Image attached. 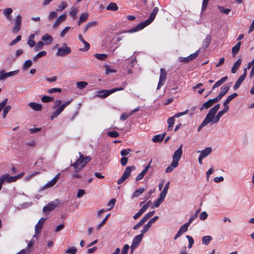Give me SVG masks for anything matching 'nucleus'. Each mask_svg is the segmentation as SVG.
Segmentation results:
<instances>
[{
	"label": "nucleus",
	"mask_w": 254,
	"mask_h": 254,
	"mask_svg": "<svg viewBox=\"0 0 254 254\" xmlns=\"http://www.w3.org/2000/svg\"><path fill=\"white\" fill-rule=\"evenodd\" d=\"M158 11H159V9L158 7H154L152 10V12L150 13L149 18H148L145 21L139 23L135 27H134L133 29L130 30L128 32L129 33H132V32H135L138 30L143 29L146 26L149 25L154 20Z\"/></svg>",
	"instance_id": "obj_1"
},
{
	"label": "nucleus",
	"mask_w": 254,
	"mask_h": 254,
	"mask_svg": "<svg viewBox=\"0 0 254 254\" xmlns=\"http://www.w3.org/2000/svg\"><path fill=\"white\" fill-rule=\"evenodd\" d=\"M71 102V100L62 103L61 100H57L54 101V105L52 109L55 111L52 113L50 118L51 120L57 117L64 109V108L69 105Z\"/></svg>",
	"instance_id": "obj_2"
},
{
	"label": "nucleus",
	"mask_w": 254,
	"mask_h": 254,
	"mask_svg": "<svg viewBox=\"0 0 254 254\" xmlns=\"http://www.w3.org/2000/svg\"><path fill=\"white\" fill-rule=\"evenodd\" d=\"M182 147L183 145L182 144L180 146L179 148L175 151L173 155V160L171 164L166 169L165 172L166 173L172 172L175 168L178 167L179 161L181 159L183 154Z\"/></svg>",
	"instance_id": "obj_3"
},
{
	"label": "nucleus",
	"mask_w": 254,
	"mask_h": 254,
	"mask_svg": "<svg viewBox=\"0 0 254 254\" xmlns=\"http://www.w3.org/2000/svg\"><path fill=\"white\" fill-rule=\"evenodd\" d=\"M79 154V158L73 163H71L70 166L74 168V172L76 173L81 171L86 166V164L91 160V157L89 156L84 157L80 153Z\"/></svg>",
	"instance_id": "obj_4"
},
{
	"label": "nucleus",
	"mask_w": 254,
	"mask_h": 254,
	"mask_svg": "<svg viewBox=\"0 0 254 254\" xmlns=\"http://www.w3.org/2000/svg\"><path fill=\"white\" fill-rule=\"evenodd\" d=\"M124 87H118L112 89L111 90H102L97 92V95L96 96L101 98H105L109 96L112 93H113L118 91L123 90Z\"/></svg>",
	"instance_id": "obj_5"
},
{
	"label": "nucleus",
	"mask_w": 254,
	"mask_h": 254,
	"mask_svg": "<svg viewBox=\"0 0 254 254\" xmlns=\"http://www.w3.org/2000/svg\"><path fill=\"white\" fill-rule=\"evenodd\" d=\"M219 108H220V104H217L215 106H214L213 108L210 109L208 113H209L210 112V111L212 110L214 111V112H214V113H213L214 116L213 117L212 121L211 122L213 124H216V123H218L221 117L225 114L221 110L217 113L216 116H215L216 113H217L218 110L219 109Z\"/></svg>",
	"instance_id": "obj_6"
},
{
	"label": "nucleus",
	"mask_w": 254,
	"mask_h": 254,
	"mask_svg": "<svg viewBox=\"0 0 254 254\" xmlns=\"http://www.w3.org/2000/svg\"><path fill=\"white\" fill-rule=\"evenodd\" d=\"M71 52L70 48L68 47L66 44H64L62 47L58 48L56 56L57 57H64L70 54Z\"/></svg>",
	"instance_id": "obj_7"
},
{
	"label": "nucleus",
	"mask_w": 254,
	"mask_h": 254,
	"mask_svg": "<svg viewBox=\"0 0 254 254\" xmlns=\"http://www.w3.org/2000/svg\"><path fill=\"white\" fill-rule=\"evenodd\" d=\"M135 167L134 166L127 167L126 168L123 175L118 180V184L120 185L123 183L130 176L131 171L135 170Z\"/></svg>",
	"instance_id": "obj_8"
},
{
	"label": "nucleus",
	"mask_w": 254,
	"mask_h": 254,
	"mask_svg": "<svg viewBox=\"0 0 254 254\" xmlns=\"http://www.w3.org/2000/svg\"><path fill=\"white\" fill-rule=\"evenodd\" d=\"M214 111L212 110L209 113H207L204 120L203 121L202 123L199 126L198 128V131H200L202 127L207 125V124L212 122L213 117L214 116L213 113Z\"/></svg>",
	"instance_id": "obj_9"
},
{
	"label": "nucleus",
	"mask_w": 254,
	"mask_h": 254,
	"mask_svg": "<svg viewBox=\"0 0 254 254\" xmlns=\"http://www.w3.org/2000/svg\"><path fill=\"white\" fill-rule=\"evenodd\" d=\"M143 236L142 234L138 235L134 237L130 247L131 253H133L134 250L138 247L142 241Z\"/></svg>",
	"instance_id": "obj_10"
},
{
	"label": "nucleus",
	"mask_w": 254,
	"mask_h": 254,
	"mask_svg": "<svg viewBox=\"0 0 254 254\" xmlns=\"http://www.w3.org/2000/svg\"><path fill=\"white\" fill-rule=\"evenodd\" d=\"M58 205L59 201L58 199H56L53 201H51L43 207V212L44 213L49 212L58 207Z\"/></svg>",
	"instance_id": "obj_11"
},
{
	"label": "nucleus",
	"mask_w": 254,
	"mask_h": 254,
	"mask_svg": "<svg viewBox=\"0 0 254 254\" xmlns=\"http://www.w3.org/2000/svg\"><path fill=\"white\" fill-rule=\"evenodd\" d=\"M47 219V218H41L36 225L35 227V234L34 236V237H36L37 238H38V235L40 233L41 230L43 228V225L44 223Z\"/></svg>",
	"instance_id": "obj_12"
},
{
	"label": "nucleus",
	"mask_w": 254,
	"mask_h": 254,
	"mask_svg": "<svg viewBox=\"0 0 254 254\" xmlns=\"http://www.w3.org/2000/svg\"><path fill=\"white\" fill-rule=\"evenodd\" d=\"M166 77L167 73L165 70L163 68H161L159 81L157 87V90L159 89L160 87L164 85L166 79Z\"/></svg>",
	"instance_id": "obj_13"
},
{
	"label": "nucleus",
	"mask_w": 254,
	"mask_h": 254,
	"mask_svg": "<svg viewBox=\"0 0 254 254\" xmlns=\"http://www.w3.org/2000/svg\"><path fill=\"white\" fill-rule=\"evenodd\" d=\"M18 72L19 70H16L8 72H4V71L1 70L0 71V80H3L9 77L15 76L17 75Z\"/></svg>",
	"instance_id": "obj_14"
},
{
	"label": "nucleus",
	"mask_w": 254,
	"mask_h": 254,
	"mask_svg": "<svg viewBox=\"0 0 254 254\" xmlns=\"http://www.w3.org/2000/svg\"><path fill=\"white\" fill-rule=\"evenodd\" d=\"M60 174H58L52 180L47 183L41 189V190H43L53 187L58 182L60 178Z\"/></svg>",
	"instance_id": "obj_15"
},
{
	"label": "nucleus",
	"mask_w": 254,
	"mask_h": 254,
	"mask_svg": "<svg viewBox=\"0 0 254 254\" xmlns=\"http://www.w3.org/2000/svg\"><path fill=\"white\" fill-rule=\"evenodd\" d=\"M22 17L20 14L17 15L15 18L14 26L13 28V32H18L21 28Z\"/></svg>",
	"instance_id": "obj_16"
},
{
	"label": "nucleus",
	"mask_w": 254,
	"mask_h": 254,
	"mask_svg": "<svg viewBox=\"0 0 254 254\" xmlns=\"http://www.w3.org/2000/svg\"><path fill=\"white\" fill-rule=\"evenodd\" d=\"M218 100L216 98L208 100L207 102L203 103L200 108V110L202 111L203 109H206L210 107L214 104L218 102Z\"/></svg>",
	"instance_id": "obj_17"
},
{
	"label": "nucleus",
	"mask_w": 254,
	"mask_h": 254,
	"mask_svg": "<svg viewBox=\"0 0 254 254\" xmlns=\"http://www.w3.org/2000/svg\"><path fill=\"white\" fill-rule=\"evenodd\" d=\"M247 75V69L246 68L244 69L243 74L239 77V78L237 80L235 84L234 85V87H233L234 90H236L239 88L241 84L244 81L245 78L246 77Z\"/></svg>",
	"instance_id": "obj_18"
},
{
	"label": "nucleus",
	"mask_w": 254,
	"mask_h": 254,
	"mask_svg": "<svg viewBox=\"0 0 254 254\" xmlns=\"http://www.w3.org/2000/svg\"><path fill=\"white\" fill-rule=\"evenodd\" d=\"M230 85L225 84L222 86L220 88V92L216 97V98L219 101L229 91Z\"/></svg>",
	"instance_id": "obj_19"
},
{
	"label": "nucleus",
	"mask_w": 254,
	"mask_h": 254,
	"mask_svg": "<svg viewBox=\"0 0 254 254\" xmlns=\"http://www.w3.org/2000/svg\"><path fill=\"white\" fill-rule=\"evenodd\" d=\"M199 51H197L195 53L190 55L186 58H180V61L184 63H188L190 61L195 59L199 55Z\"/></svg>",
	"instance_id": "obj_20"
},
{
	"label": "nucleus",
	"mask_w": 254,
	"mask_h": 254,
	"mask_svg": "<svg viewBox=\"0 0 254 254\" xmlns=\"http://www.w3.org/2000/svg\"><path fill=\"white\" fill-rule=\"evenodd\" d=\"M66 18V15L65 14H63L59 16L53 24V28L56 29L62 22L65 20Z\"/></svg>",
	"instance_id": "obj_21"
},
{
	"label": "nucleus",
	"mask_w": 254,
	"mask_h": 254,
	"mask_svg": "<svg viewBox=\"0 0 254 254\" xmlns=\"http://www.w3.org/2000/svg\"><path fill=\"white\" fill-rule=\"evenodd\" d=\"M4 182H6L7 183H11L9 179V174H4L0 177V190H1L2 186Z\"/></svg>",
	"instance_id": "obj_22"
},
{
	"label": "nucleus",
	"mask_w": 254,
	"mask_h": 254,
	"mask_svg": "<svg viewBox=\"0 0 254 254\" xmlns=\"http://www.w3.org/2000/svg\"><path fill=\"white\" fill-rule=\"evenodd\" d=\"M28 106L36 111H40L43 108L41 104L35 102H30L28 104Z\"/></svg>",
	"instance_id": "obj_23"
},
{
	"label": "nucleus",
	"mask_w": 254,
	"mask_h": 254,
	"mask_svg": "<svg viewBox=\"0 0 254 254\" xmlns=\"http://www.w3.org/2000/svg\"><path fill=\"white\" fill-rule=\"evenodd\" d=\"M89 17V14L87 12H85L82 13L79 18V19L77 21V24L80 25L81 23L87 21Z\"/></svg>",
	"instance_id": "obj_24"
},
{
	"label": "nucleus",
	"mask_w": 254,
	"mask_h": 254,
	"mask_svg": "<svg viewBox=\"0 0 254 254\" xmlns=\"http://www.w3.org/2000/svg\"><path fill=\"white\" fill-rule=\"evenodd\" d=\"M212 151V149L211 147H207L205 149L200 151H198L197 152H200V156H201L203 158L206 157L208 155L210 154V153Z\"/></svg>",
	"instance_id": "obj_25"
},
{
	"label": "nucleus",
	"mask_w": 254,
	"mask_h": 254,
	"mask_svg": "<svg viewBox=\"0 0 254 254\" xmlns=\"http://www.w3.org/2000/svg\"><path fill=\"white\" fill-rule=\"evenodd\" d=\"M242 63V60L241 59H239L234 64L233 66L231 69V72L233 73H235L240 66Z\"/></svg>",
	"instance_id": "obj_26"
},
{
	"label": "nucleus",
	"mask_w": 254,
	"mask_h": 254,
	"mask_svg": "<svg viewBox=\"0 0 254 254\" xmlns=\"http://www.w3.org/2000/svg\"><path fill=\"white\" fill-rule=\"evenodd\" d=\"M41 39L47 45L50 44L53 40L52 37L48 34L43 35Z\"/></svg>",
	"instance_id": "obj_27"
},
{
	"label": "nucleus",
	"mask_w": 254,
	"mask_h": 254,
	"mask_svg": "<svg viewBox=\"0 0 254 254\" xmlns=\"http://www.w3.org/2000/svg\"><path fill=\"white\" fill-rule=\"evenodd\" d=\"M211 40V36L210 35H207L204 39L202 44V48L206 49L209 46Z\"/></svg>",
	"instance_id": "obj_28"
},
{
	"label": "nucleus",
	"mask_w": 254,
	"mask_h": 254,
	"mask_svg": "<svg viewBox=\"0 0 254 254\" xmlns=\"http://www.w3.org/2000/svg\"><path fill=\"white\" fill-rule=\"evenodd\" d=\"M78 12V9L77 7H72L69 12V14L73 19H75L77 17Z\"/></svg>",
	"instance_id": "obj_29"
},
{
	"label": "nucleus",
	"mask_w": 254,
	"mask_h": 254,
	"mask_svg": "<svg viewBox=\"0 0 254 254\" xmlns=\"http://www.w3.org/2000/svg\"><path fill=\"white\" fill-rule=\"evenodd\" d=\"M241 42H238L235 46L232 48V52L233 56L235 57L236 55L239 52Z\"/></svg>",
	"instance_id": "obj_30"
},
{
	"label": "nucleus",
	"mask_w": 254,
	"mask_h": 254,
	"mask_svg": "<svg viewBox=\"0 0 254 254\" xmlns=\"http://www.w3.org/2000/svg\"><path fill=\"white\" fill-rule=\"evenodd\" d=\"M165 197L166 196H165L164 195L160 194L159 198L154 202V206L155 207H158L160 204L163 202Z\"/></svg>",
	"instance_id": "obj_31"
},
{
	"label": "nucleus",
	"mask_w": 254,
	"mask_h": 254,
	"mask_svg": "<svg viewBox=\"0 0 254 254\" xmlns=\"http://www.w3.org/2000/svg\"><path fill=\"white\" fill-rule=\"evenodd\" d=\"M144 191V189L143 188H139L135 190L134 192L132 193L131 195V198H133L134 197H136L139 196L140 194H141Z\"/></svg>",
	"instance_id": "obj_32"
},
{
	"label": "nucleus",
	"mask_w": 254,
	"mask_h": 254,
	"mask_svg": "<svg viewBox=\"0 0 254 254\" xmlns=\"http://www.w3.org/2000/svg\"><path fill=\"white\" fill-rule=\"evenodd\" d=\"M97 24V21H91L87 23L84 29V32L85 33L89 28L94 27Z\"/></svg>",
	"instance_id": "obj_33"
},
{
	"label": "nucleus",
	"mask_w": 254,
	"mask_h": 254,
	"mask_svg": "<svg viewBox=\"0 0 254 254\" xmlns=\"http://www.w3.org/2000/svg\"><path fill=\"white\" fill-rule=\"evenodd\" d=\"M107 10L116 11L118 9V6L116 3L111 2L106 7Z\"/></svg>",
	"instance_id": "obj_34"
},
{
	"label": "nucleus",
	"mask_w": 254,
	"mask_h": 254,
	"mask_svg": "<svg viewBox=\"0 0 254 254\" xmlns=\"http://www.w3.org/2000/svg\"><path fill=\"white\" fill-rule=\"evenodd\" d=\"M32 61L30 60H26L22 65V68L24 70H27L32 65Z\"/></svg>",
	"instance_id": "obj_35"
},
{
	"label": "nucleus",
	"mask_w": 254,
	"mask_h": 254,
	"mask_svg": "<svg viewBox=\"0 0 254 254\" xmlns=\"http://www.w3.org/2000/svg\"><path fill=\"white\" fill-rule=\"evenodd\" d=\"M237 96H238V94L236 93H234L229 95V96H228L226 100L224 102L223 104H225V105L226 104H228L230 101H231L233 99H234L235 98H236Z\"/></svg>",
	"instance_id": "obj_36"
},
{
	"label": "nucleus",
	"mask_w": 254,
	"mask_h": 254,
	"mask_svg": "<svg viewBox=\"0 0 254 254\" xmlns=\"http://www.w3.org/2000/svg\"><path fill=\"white\" fill-rule=\"evenodd\" d=\"M212 238L210 236H205L202 238V243L203 244L207 245L212 240Z\"/></svg>",
	"instance_id": "obj_37"
},
{
	"label": "nucleus",
	"mask_w": 254,
	"mask_h": 254,
	"mask_svg": "<svg viewBox=\"0 0 254 254\" xmlns=\"http://www.w3.org/2000/svg\"><path fill=\"white\" fill-rule=\"evenodd\" d=\"M175 118L174 117H172L168 119L167 122L168 124V129L169 130L172 129L173 126L175 123Z\"/></svg>",
	"instance_id": "obj_38"
},
{
	"label": "nucleus",
	"mask_w": 254,
	"mask_h": 254,
	"mask_svg": "<svg viewBox=\"0 0 254 254\" xmlns=\"http://www.w3.org/2000/svg\"><path fill=\"white\" fill-rule=\"evenodd\" d=\"M94 56L98 60L101 61L106 60L107 57V55L105 54H95Z\"/></svg>",
	"instance_id": "obj_39"
},
{
	"label": "nucleus",
	"mask_w": 254,
	"mask_h": 254,
	"mask_svg": "<svg viewBox=\"0 0 254 254\" xmlns=\"http://www.w3.org/2000/svg\"><path fill=\"white\" fill-rule=\"evenodd\" d=\"M88 85L87 82L85 81H79L77 82L76 86L79 89H83L86 87V86Z\"/></svg>",
	"instance_id": "obj_40"
},
{
	"label": "nucleus",
	"mask_w": 254,
	"mask_h": 254,
	"mask_svg": "<svg viewBox=\"0 0 254 254\" xmlns=\"http://www.w3.org/2000/svg\"><path fill=\"white\" fill-rule=\"evenodd\" d=\"M24 174V173H21L19 174V175H18L17 176H10L9 175V179L10 180L11 182L12 183V182H14L16 181L18 179H20L22 176H23Z\"/></svg>",
	"instance_id": "obj_41"
},
{
	"label": "nucleus",
	"mask_w": 254,
	"mask_h": 254,
	"mask_svg": "<svg viewBox=\"0 0 254 254\" xmlns=\"http://www.w3.org/2000/svg\"><path fill=\"white\" fill-rule=\"evenodd\" d=\"M67 6V3L65 1H62L61 4L58 6L56 11H62Z\"/></svg>",
	"instance_id": "obj_42"
},
{
	"label": "nucleus",
	"mask_w": 254,
	"mask_h": 254,
	"mask_svg": "<svg viewBox=\"0 0 254 254\" xmlns=\"http://www.w3.org/2000/svg\"><path fill=\"white\" fill-rule=\"evenodd\" d=\"M151 225L149 223H147V224H146L144 226H143V228L142 229V230H141V234H142V235L143 236L144 234H145V233H146L149 230V229L150 228V227H151Z\"/></svg>",
	"instance_id": "obj_43"
},
{
	"label": "nucleus",
	"mask_w": 254,
	"mask_h": 254,
	"mask_svg": "<svg viewBox=\"0 0 254 254\" xmlns=\"http://www.w3.org/2000/svg\"><path fill=\"white\" fill-rule=\"evenodd\" d=\"M44 46V43L42 41H39L37 43L36 45L34 48V50L35 51L37 52L43 49Z\"/></svg>",
	"instance_id": "obj_44"
},
{
	"label": "nucleus",
	"mask_w": 254,
	"mask_h": 254,
	"mask_svg": "<svg viewBox=\"0 0 254 254\" xmlns=\"http://www.w3.org/2000/svg\"><path fill=\"white\" fill-rule=\"evenodd\" d=\"M152 140L154 142H159L162 141L163 139L161 134H159L154 135L152 138Z\"/></svg>",
	"instance_id": "obj_45"
},
{
	"label": "nucleus",
	"mask_w": 254,
	"mask_h": 254,
	"mask_svg": "<svg viewBox=\"0 0 254 254\" xmlns=\"http://www.w3.org/2000/svg\"><path fill=\"white\" fill-rule=\"evenodd\" d=\"M169 185H170V182H168L166 184V185H165L163 190L161 192L160 194H161L164 195L165 196H166V194L167 193L169 188Z\"/></svg>",
	"instance_id": "obj_46"
},
{
	"label": "nucleus",
	"mask_w": 254,
	"mask_h": 254,
	"mask_svg": "<svg viewBox=\"0 0 254 254\" xmlns=\"http://www.w3.org/2000/svg\"><path fill=\"white\" fill-rule=\"evenodd\" d=\"M218 8L219 9V10L223 13H224V14H228L229 13V12L231 11V9H229V8H224L223 6H218Z\"/></svg>",
	"instance_id": "obj_47"
},
{
	"label": "nucleus",
	"mask_w": 254,
	"mask_h": 254,
	"mask_svg": "<svg viewBox=\"0 0 254 254\" xmlns=\"http://www.w3.org/2000/svg\"><path fill=\"white\" fill-rule=\"evenodd\" d=\"M11 109V106L8 105V106H5L3 108V118H5L7 114V113H8V112L9 111V110Z\"/></svg>",
	"instance_id": "obj_48"
},
{
	"label": "nucleus",
	"mask_w": 254,
	"mask_h": 254,
	"mask_svg": "<svg viewBox=\"0 0 254 254\" xmlns=\"http://www.w3.org/2000/svg\"><path fill=\"white\" fill-rule=\"evenodd\" d=\"M54 100L53 97H51L47 96H44L42 97L41 100L42 102L45 103L50 102Z\"/></svg>",
	"instance_id": "obj_49"
},
{
	"label": "nucleus",
	"mask_w": 254,
	"mask_h": 254,
	"mask_svg": "<svg viewBox=\"0 0 254 254\" xmlns=\"http://www.w3.org/2000/svg\"><path fill=\"white\" fill-rule=\"evenodd\" d=\"M107 135L111 137H117L119 136V134L116 131H111L107 133Z\"/></svg>",
	"instance_id": "obj_50"
},
{
	"label": "nucleus",
	"mask_w": 254,
	"mask_h": 254,
	"mask_svg": "<svg viewBox=\"0 0 254 254\" xmlns=\"http://www.w3.org/2000/svg\"><path fill=\"white\" fill-rule=\"evenodd\" d=\"M189 226V224L186 223L181 227V228L179 229V231L181 232L182 233H184L187 231Z\"/></svg>",
	"instance_id": "obj_51"
},
{
	"label": "nucleus",
	"mask_w": 254,
	"mask_h": 254,
	"mask_svg": "<svg viewBox=\"0 0 254 254\" xmlns=\"http://www.w3.org/2000/svg\"><path fill=\"white\" fill-rule=\"evenodd\" d=\"M146 221L144 220V219L142 218L141 220L135 225L134 226L133 229L134 230H136L138 229L139 227H140Z\"/></svg>",
	"instance_id": "obj_52"
},
{
	"label": "nucleus",
	"mask_w": 254,
	"mask_h": 254,
	"mask_svg": "<svg viewBox=\"0 0 254 254\" xmlns=\"http://www.w3.org/2000/svg\"><path fill=\"white\" fill-rule=\"evenodd\" d=\"M82 43L84 45V47L83 49H80V51H87L90 49V44L86 41H83Z\"/></svg>",
	"instance_id": "obj_53"
},
{
	"label": "nucleus",
	"mask_w": 254,
	"mask_h": 254,
	"mask_svg": "<svg viewBox=\"0 0 254 254\" xmlns=\"http://www.w3.org/2000/svg\"><path fill=\"white\" fill-rule=\"evenodd\" d=\"M110 214H109L106 216L104 219L102 221L101 223L98 226L97 229L99 230L103 225H104L110 216Z\"/></svg>",
	"instance_id": "obj_54"
},
{
	"label": "nucleus",
	"mask_w": 254,
	"mask_h": 254,
	"mask_svg": "<svg viewBox=\"0 0 254 254\" xmlns=\"http://www.w3.org/2000/svg\"><path fill=\"white\" fill-rule=\"evenodd\" d=\"M106 70L105 73L106 74H108L110 73H115L116 72V70L113 68L110 67L109 66H105Z\"/></svg>",
	"instance_id": "obj_55"
},
{
	"label": "nucleus",
	"mask_w": 254,
	"mask_h": 254,
	"mask_svg": "<svg viewBox=\"0 0 254 254\" xmlns=\"http://www.w3.org/2000/svg\"><path fill=\"white\" fill-rule=\"evenodd\" d=\"M12 11L13 10L12 8H7L3 10V13L4 16H5L10 15L12 13Z\"/></svg>",
	"instance_id": "obj_56"
},
{
	"label": "nucleus",
	"mask_w": 254,
	"mask_h": 254,
	"mask_svg": "<svg viewBox=\"0 0 254 254\" xmlns=\"http://www.w3.org/2000/svg\"><path fill=\"white\" fill-rule=\"evenodd\" d=\"M155 213V211L154 210L149 212L147 214H146L143 218L144 219V220L146 222L147 220L150 218L151 217H152Z\"/></svg>",
	"instance_id": "obj_57"
},
{
	"label": "nucleus",
	"mask_w": 254,
	"mask_h": 254,
	"mask_svg": "<svg viewBox=\"0 0 254 254\" xmlns=\"http://www.w3.org/2000/svg\"><path fill=\"white\" fill-rule=\"evenodd\" d=\"M228 79L227 76H224L223 78H222L219 80L217 81L216 83L217 85V86L219 87L221 85H222L224 82H225Z\"/></svg>",
	"instance_id": "obj_58"
},
{
	"label": "nucleus",
	"mask_w": 254,
	"mask_h": 254,
	"mask_svg": "<svg viewBox=\"0 0 254 254\" xmlns=\"http://www.w3.org/2000/svg\"><path fill=\"white\" fill-rule=\"evenodd\" d=\"M186 238H187V239L188 240L189 242V245L188 247L189 249H190L192 247V246L193 245V244L194 243L193 239L191 236H190L189 235H187L186 236Z\"/></svg>",
	"instance_id": "obj_59"
},
{
	"label": "nucleus",
	"mask_w": 254,
	"mask_h": 254,
	"mask_svg": "<svg viewBox=\"0 0 254 254\" xmlns=\"http://www.w3.org/2000/svg\"><path fill=\"white\" fill-rule=\"evenodd\" d=\"M62 90L61 88H53L48 89V92L50 94H52L55 92H61Z\"/></svg>",
	"instance_id": "obj_60"
},
{
	"label": "nucleus",
	"mask_w": 254,
	"mask_h": 254,
	"mask_svg": "<svg viewBox=\"0 0 254 254\" xmlns=\"http://www.w3.org/2000/svg\"><path fill=\"white\" fill-rule=\"evenodd\" d=\"M116 202V199L115 198H112L111 199L109 202L107 204V205L108 206H110V208L109 209V210L111 209L115 205Z\"/></svg>",
	"instance_id": "obj_61"
},
{
	"label": "nucleus",
	"mask_w": 254,
	"mask_h": 254,
	"mask_svg": "<svg viewBox=\"0 0 254 254\" xmlns=\"http://www.w3.org/2000/svg\"><path fill=\"white\" fill-rule=\"evenodd\" d=\"M129 246L127 244H126L122 249V253L121 254H127Z\"/></svg>",
	"instance_id": "obj_62"
},
{
	"label": "nucleus",
	"mask_w": 254,
	"mask_h": 254,
	"mask_svg": "<svg viewBox=\"0 0 254 254\" xmlns=\"http://www.w3.org/2000/svg\"><path fill=\"white\" fill-rule=\"evenodd\" d=\"M57 11H52L48 16V18L50 20H53L57 16Z\"/></svg>",
	"instance_id": "obj_63"
},
{
	"label": "nucleus",
	"mask_w": 254,
	"mask_h": 254,
	"mask_svg": "<svg viewBox=\"0 0 254 254\" xmlns=\"http://www.w3.org/2000/svg\"><path fill=\"white\" fill-rule=\"evenodd\" d=\"M208 214L205 211H203L199 214V218L201 220H205Z\"/></svg>",
	"instance_id": "obj_64"
}]
</instances>
